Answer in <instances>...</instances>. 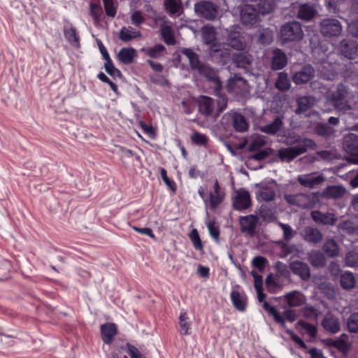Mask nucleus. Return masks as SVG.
I'll list each match as a JSON object with an SVG mask.
<instances>
[{
  "label": "nucleus",
  "mask_w": 358,
  "mask_h": 358,
  "mask_svg": "<svg viewBox=\"0 0 358 358\" xmlns=\"http://www.w3.org/2000/svg\"><path fill=\"white\" fill-rule=\"evenodd\" d=\"M210 207L211 209H215L222 201L224 194L221 192V188L217 180L214 184V191L210 192Z\"/></svg>",
  "instance_id": "obj_33"
},
{
  "label": "nucleus",
  "mask_w": 358,
  "mask_h": 358,
  "mask_svg": "<svg viewBox=\"0 0 358 358\" xmlns=\"http://www.w3.org/2000/svg\"><path fill=\"white\" fill-rule=\"evenodd\" d=\"M315 99L313 96H303L296 99L297 108L295 110L296 114H301L313 106Z\"/></svg>",
  "instance_id": "obj_29"
},
{
  "label": "nucleus",
  "mask_w": 358,
  "mask_h": 358,
  "mask_svg": "<svg viewBox=\"0 0 358 358\" xmlns=\"http://www.w3.org/2000/svg\"><path fill=\"white\" fill-rule=\"evenodd\" d=\"M259 15L254 5H245L241 11V20L243 24L253 25L259 20Z\"/></svg>",
  "instance_id": "obj_11"
},
{
  "label": "nucleus",
  "mask_w": 358,
  "mask_h": 358,
  "mask_svg": "<svg viewBox=\"0 0 358 358\" xmlns=\"http://www.w3.org/2000/svg\"><path fill=\"white\" fill-rule=\"evenodd\" d=\"M235 210H243L251 206V198L248 191L240 189L237 191L235 199L233 202Z\"/></svg>",
  "instance_id": "obj_14"
},
{
  "label": "nucleus",
  "mask_w": 358,
  "mask_h": 358,
  "mask_svg": "<svg viewBox=\"0 0 358 358\" xmlns=\"http://www.w3.org/2000/svg\"><path fill=\"white\" fill-rule=\"evenodd\" d=\"M199 110L201 114L208 117L214 115L215 102L213 99L207 96H201L198 101Z\"/></svg>",
  "instance_id": "obj_21"
},
{
  "label": "nucleus",
  "mask_w": 358,
  "mask_h": 358,
  "mask_svg": "<svg viewBox=\"0 0 358 358\" xmlns=\"http://www.w3.org/2000/svg\"><path fill=\"white\" fill-rule=\"evenodd\" d=\"M299 324L301 328L306 331L310 337L315 338L316 336L317 329L315 325L304 321H300L299 322Z\"/></svg>",
  "instance_id": "obj_62"
},
{
  "label": "nucleus",
  "mask_w": 358,
  "mask_h": 358,
  "mask_svg": "<svg viewBox=\"0 0 358 358\" xmlns=\"http://www.w3.org/2000/svg\"><path fill=\"white\" fill-rule=\"evenodd\" d=\"M300 235L305 242L311 245L320 243L323 238V234L317 228L310 226L305 227Z\"/></svg>",
  "instance_id": "obj_10"
},
{
  "label": "nucleus",
  "mask_w": 358,
  "mask_h": 358,
  "mask_svg": "<svg viewBox=\"0 0 358 358\" xmlns=\"http://www.w3.org/2000/svg\"><path fill=\"white\" fill-rule=\"evenodd\" d=\"M141 50L151 58L158 59L164 56L166 48L162 44H157L152 47L143 48Z\"/></svg>",
  "instance_id": "obj_40"
},
{
  "label": "nucleus",
  "mask_w": 358,
  "mask_h": 358,
  "mask_svg": "<svg viewBox=\"0 0 358 358\" xmlns=\"http://www.w3.org/2000/svg\"><path fill=\"white\" fill-rule=\"evenodd\" d=\"M316 14L315 8L309 4L305 3L300 6L298 11V17L308 21L311 20Z\"/></svg>",
  "instance_id": "obj_43"
},
{
  "label": "nucleus",
  "mask_w": 358,
  "mask_h": 358,
  "mask_svg": "<svg viewBox=\"0 0 358 358\" xmlns=\"http://www.w3.org/2000/svg\"><path fill=\"white\" fill-rule=\"evenodd\" d=\"M232 124L234 129L238 132H243L248 130V124L244 116L240 113H233Z\"/></svg>",
  "instance_id": "obj_42"
},
{
  "label": "nucleus",
  "mask_w": 358,
  "mask_h": 358,
  "mask_svg": "<svg viewBox=\"0 0 358 358\" xmlns=\"http://www.w3.org/2000/svg\"><path fill=\"white\" fill-rule=\"evenodd\" d=\"M258 223L259 217L255 215L241 216L239 219L241 231L251 236L255 234Z\"/></svg>",
  "instance_id": "obj_9"
},
{
  "label": "nucleus",
  "mask_w": 358,
  "mask_h": 358,
  "mask_svg": "<svg viewBox=\"0 0 358 358\" xmlns=\"http://www.w3.org/2000/svg\"><path fill=\"white\" fill-rule=\"evenodd\" d=\"M226 44L238 51H243L246 48V43L239 32L230 33L227 38Z\"/></svg>",
  "instance_id": "obj_22"
},
{
  "label": "nucleus",
  "mask_w": 358,
  "mask_h": 358,
  "mask_svg": "<svg viewBox=\"0 0 358 358\" xmlns=\"http://www.w3.org/2000/svg\"><path fill=\"white\" fill-rule=\"evenodd\" d=\"M196 13L206 20H213L217 17V7L211 2L200 1L194 5Z\"/></svg>",
  "instance_id": "obj_7"
},
{
  "label": "nucleus",
  "mask_w": 358,
  "mask_h": 358,
  "mask_svg": "<svg viewBox=\"0 0 358 358\" xmlns=\"http://www.w3.org/2000/svg\"><path fill=\"white\" fill-rule=\"evenodd\" d=\"M348 329L350 332H358V313H352L347 321Z\"/></svg>",
  "instance_id": "obj_55"
},
{
  "label": "nucleus",
  "mask_w": 358,
  "mask_h": 358,
  "mask_svg": "<svg viewBox=\"0 0 358 358\" xmlns=\"http://www.w3.org/2000/svg\"><path fill=\"white\" fill-rule=\"evenodd\" d=\"M356 282L357 280L355 276L352 272L345 271L341 275V286L345 290H350L355 288Z\"/></svg>",
  "instance_id": "obj_39"
},
{
  "label": "nucleus",
  "mask_w": 358,
  "mask_h": 358,
  "mask_svg": "<svg viewBox=\"0 0 358 358\" xmlns=\"http://www.w3.org/2000/svg\"><path fill=\"white\" fill-rule=\"evenodd\" d=\"M222 83H217V86L214 87L215 95L218 97L217 101V109L213 115L215 118L220 116V113L226 109L228 103V99L227 96L222 93Z\"/></svg>",
  "instance_id": "obj_20"
},
{
  "label": "nucleus",
  "mask_w": 358,
  "mask_h": 358,
  "mask_svg": "<svg viewBox=\"0 0 358 358\" xmlns=\"http://www.w3.org/2000/svg\"><path fill=\"white\" fill-rule=\"evenodd\" d=\"M285 301L289 307H299L306 301L305 296L298 291H292L284 296Z\"/></svg>",
  "instance_id": "obj_28"
},
{
  "label": "nucleus",
  "mask_w": 358,
  "mask_h": 358,
  "mask_svg": "<svg viewBox=\"0 0 358 358\" xmlns=\"http://www.w3.org/2000/svg\"><path fill=\"white\" fill-rule=\"evenodd\" d=\"M105 12L107 16L115 17L117 13V5L115 0H103Z\"/></svg>",
  "instance_id": "obj_53"
},
{
  "label": "nucleus",
  "mask_w": 358,
  "mask_h": 358,
  "mask_svg": "<svg viewBox=\"0 0 358 358\" xmlns=\"http://www.w3.org/2000/svg\"><path fill=\"white\" fill-rule=\"evenodd\" d=\"M278 226L283 231V238L285 241H289L294 238L296 234V231L289 224L279 222Z\"/></svg>",
  "instance_id": "obj_56"
},
{
  "label": "nucleus",
  "mask_w": 358,
  "mask_h": 358,
  "mask_svg": "<svg viewBox=\"0 0 358 358\" xmlns=\"http://www.w3.org/2000/svg\"><path fill=\"white\" fill-rule=\"evenodd\" d=\"M338 53L345 59L351 61L350 64L352 68L349 71L352 73H356L357 69L355 68V62H358V43L356 41L351 38L343 39L337 47Z\"/></svg>",
  "instance_id": "obj_1"
},
{
  "label": "nucleus",
  "mask_w": 358,
  "mask_h": 358,
  "mask_svg": "<svg viewBox=\"0 0 358 358\" xmlns=\"http://www.w3.org/2000/svg\"><path fill=\"white\" fill-rule=\"evenodd\" d=\"M289 268L303 280H307L310 277V268L306 263L298 260L293 261L289 264Z\"/></svg>",
  "instance_id": "obj_16"
},
{
  "label": "nucleus",
  "mask_w": 358,
  "mask_h": 358,
  "mask_svg": "<svg viewBox=\"0 0 358 358\" xmlns=\"http://www.w3.org/2000/svg\"><path fill=\"white\" fill-rule=\"evenodd\" d=\"M141 36V32L132 27H123L120 29L119 38L124 42L130 41Z\"/></svg>",
  "instance_id": "obj_36"
},
{
  "label": "nucleus",
  "mask_w": 358,
  "mask_h": 358,
  "mask_svg": "<svg viewBox=\"0 0 358 358\" xmlns=\"http://www.w3.org/2000/svg\"><path fill=\"white\" fill-rule=\"evenodd\" d=\"M189 236L191 241L192 242V244H193L194 248L197 250H203V244H202V242L200 238V236H199L197 229H192L191 231Z\"/></svg>",
  "instance_id": "obj_57"
},
{
  "label": "nucleus",
  "mask_w": 358,
  "mask_h": 358,
  "mask_svg": "<svg viewBox=\"0 0 358 358\" xmlns=\"http://www.w3.org/2000/svg\"><path fill=\"white\" fill-rule=\"evenodd\" d=\"M202 38L206 44L212 45L211 52L217 53L220 51L215 48L216 31L215 29L210 26H205L202 28Z\"/></svg>",
  "instance_id": "obj_23"
},
{
  "label": "nucleus",
  "mask_w": 358,
  "mask_h": 358,
  "mask_svg": "<svg viewBox=\"0 0 358 358\" xmlns=\"http://www.w3.org/2000/svg\"><path fill=\"white\" fill-rule=\"evenodd\" d=\"M324 180L322 175L317 176L310 174L299 175L297 178V181L299 184L305 187L314 188L321 185Z\"/></svg>",
  "instance_id": "obj_18"
},
{
  "label": "nucleus",
  "mask_w": 358,
  "mask_h": 358,
  "mask_svg": "<svg viewBox=\"0 0 358 358\" xmlns=\"http://www.w3.org/2000/svg\"><path fill=\"white\" fill-rule=\"evenodd\" d=\"M345 264L350 267L356 266L358 264V255L355 252H348L345 255Z\"/></svg>",
  "instance_id": "obj_63"
},
{
  "label": "nucleus",
  "mask_w": 358,
  "mask_h": 358,
  "mask_svg": "<svg viewBox=\"0 0 358 358\" xmlns=\"http://www.w3.org/2000/svg\"><path fill=\"white\" fill-rule=\"evenodd\" d=\"M159 173L160 176L164 182V183L166 185V186L173 192H175L176 190V185L174 181L169 179V178L167 176V172L164 168H159Z\"/></svg>",
  "instance_id": "obj_59"
},
{
  "label": "nucleus",
  "mask_w": 358,
  "mask_h": 358,
  "mask_svg": "<svg viewBox=\"0 0 358 358\" xmlns=\"http://www.w3.org/2000/svg\"><path fill=\"white\" fill-rule=\"evenodd\" d=\"M322 250L330 257H337L339 255V248L336 242L332 238L326 240Z\"/></svg>",
  "instance_id": "obj_44"
},
{
  "label": "nucleus",
  "mask_w": 358,
  "mask_h": 358,
  "mask_svg": "<svg viewBox=\"0 0 358 358\" xmlns=\"http://www.w3.org/2000/svg\"><path fill=\"white\" fill-rule=\"evenodd\" d=\"M252 57L246 52H241L233 56V61L238 68L247 69L252 63Z\"/></svg>",
  "instance_id": "obj_38"
},
{
  "label": "nucleus",
  "mask_w": 358,
  "mask_h": 358,
  "mask_svg": "<svg viewBox=\"0 0 358 358\" xmlns=\"http://www.w3.org/2000/svg\"><path fill=\"white\" fill-rule=\"evenodd\" d=\"M104 68L106 71L111 76L122 77L121 71L114 66L111 59L106 62Z\"/></svg>",
  "instance_id": "obj_61"
},
{
  "label": "nucleus",
  "mask_w": 358,
  "mask_h": 358,
  "mask_svg": "<svg viewBox=\"0 0 358 358\" xmlns=\"http://www.w3.org/2000/svg\"><path fill=\"white\" fill-rule=\"evenodd\" d=\"M312 218L315 222L326 225H334L336 221L334 214L322 213L317 210L312 212Z\"/></svg>",
  "instance_id": "obj_31"
},
{
  "label": "nucleus",
  "mask_w": 358,
  "mask_h": 358,
  "mask_svg": "<svg viewBox=\"0 0 358 358\" xmlns=\"http://www.w3.org/2000/svg\"><path fill=\"white\" fill-rule=\"evenodd\" d=\"M161 35L163 40L168 45H174L176 44V39L170 26H163L161 29Z\"/></svg>",
  "instance_id": "obj_48"
},
{
  "label": "nucleus",
  "mask_w": 358,
  "mask_h": 358,
  "mask_svg": "<svg viewBox=\"0 0 358 358\" xmlns=\"http://www.w3.org/2000/svg\"><path fill=\"white\" fill-rule=\"evenodd\" d=\"M274 8V0H260L257 4V10L259 14L266 15L271 13Z\"/></svg>",
  "instance_id": "obj_47"
},
{
  "label": "nucleus",
  "mask_w": 358,
  "mask_h": 358,
  "mask_svg": "<svg viewBox=\"0 0 358 358\" xmlns=\"http://www.w3.org/2000/svg\"><path fill=\"white\" fill-rule=\"evenodd\" d=\"M256 291H257V298H258L259 301V302L264 301L263 307L265 309V310H266L271 316H273V319L275 320V321L277 323L280 324L282 327H285V320L283 317V316H282L280 314V313L278 312V310L275 309V307L271 306L267 301H264L266 297V295L263 292V288L259 289H256Z\"/></svg>",
  "instance_id": "obj_12"
},
{
  "label": "nucleus",
  "mask_w": 358,
  "mask_h": 358,
  "mask_svg": "<svg viewBox=\"0 0 358 358\" xmlns=\"http://www.w3.org/2000/svg\"><path fill=\"white\" fill-rule=\"evenodd\" d=\"M322 326L326 331L335 334L341 330V323L338 317L331 313L326 314L322 321Z\"/></svg>",
  "instance_id": "obj_15"
},
{
  "label": "nucleus",
  "mask_w": 358,
  "mask_h": 358,
  "mask_svg": "<svg viewBox=\"0 0 358 358\" xmlns=\"http://www.w3.org/2000/svg\"><path fill=\"white\" fill-rule=\"evenodd\" d=\"M338 228L340 231L349 234H355L358 229L353 222L350 220H345L339 223Z\"/></svg>",
  "instance_id": "obj_52"
},
{
  "label": "nucleus",
  "mask_w": 358,
  "mask_h": 358,
  "mask_svg": "<svg viewBox=\"0 0 358 358\" xmlns=\"http://www.w3.org/2000/svg\"><path fill=\"white\" fill-rule=\"evenodd\" d=\"M64 34L66 39L73 45H79L80 38L76 31V28L72 26L65 27L64 29Z\"/></svg>",
  "instance_id": "obj_46"
},
{
  "label": "nucleus",
  "mask_w": 358,
  "mask_h": 358,
  "mask_svg": "<svg viewBox=\"0 0 358 358\" xmlns=\"http://www.w3.org/2000/svg\"><path fill=\"white\" fill-rule=\"evenodd\" d=\"M343 147L345 151L352 155L351 161L358 164V136L350 133L343 138Z\"/></svg>",
  "instance_id": "obj_8"
},
{
  "label": "nucleus",
  "mask_w": 358,
  "mask_h": 358,
  "mask_svg": "<svg viewBox=\"0 0 358 358\" xmlns=\"http://www.w3.org/2000/svg\"><path fill=\"white\" fill-rule=\"evenodd\" d=\"M348 87L343 84H339L336 90L329 91L327 96L336 109L346 111L350 109L348 101Z\"/></svg>",
  "instance_id": "obj_2"
},
{
  "label": "nucleus",
  "mask_w": 358,
  "mask_h": 358,
  "mask_svg": "<svg viewBox=\"0 0 358 358\" xmlns=\"http://www.w3.org/2000/svg\"><path fill=\"white\" fill-rule=\"evenodd\" d=\"M117 328L114 323H106L101 326L102 340L106 344H110L117 334Z\"/></svg>",
  "instance_id": "obj_26"
},
{
  "label": "nucleus",
  "mask_w": 358,
  "mask_h": 358,
  "mask_svg": "<svg viewBox=\"0 0 358 358\" xmlns=\"http://www.w3.org/2000/svg\"><path fill=\"white\" fill-rule=\"evenodd\" d=\"M275 87L280 92H287L291 87L290 80L285 72H280L278 74Z\"/></svg>",
  "instance_id": "obj_41"
},
{
  "label": "nucleus",
  "mask_w": 358,
  "mask_h": 358,
  "mask_svg": "<svg viewBox=\"0 0 358 358\" xmlns=\"http://www.w3.org/2000/svg\"><path fill=\"white\" fill-rule=\"evenodd\" d=\"M180 52L188 59L190 67L192 70L197 71L202 65L199 60L198 54L191 48H184L181 49Z\"/></svg>",
  "instance_id": "obj_37"
},
{
  "label": "nucleus",
  "mask_w": 358,
  "mask_h": 358,
  "mask_svg": "<svg viewBox=\"0 0 358 358\" xmlns=\"http://www.w3.org/2000/svg\"><path fill=\"white\" fill-rule=\"evenodd\" d=\"M308 260L313 267L322 268L326 265L325 256L320 250H314L308 252Z\"/></svg>",
  "instance_id": "obj_32"
},
{
  "label": "nucleus",
  "mask_w": 358,
  "mask_h": 358,
  "mask_svg": "<svg viewBox=\"0 0 358 358\" xmlns=\"http://www.w3.org/2000/svg\"><path fill=\"white\" fill-rule=\"evenodd\" d=\"M315 133L321 136L329 137L331 136L335 130L326 123H318L315 127Z\"/></svg>",
  "instance_id": "obj_51"
},
{
  "label": "nucleus",
  "mask_w": 358,
  "mask_h": 358,
  "mask_svg": "<svg viewBox=\"0 0 358 358\" xmlns=\"http://www.w3.org/2000/svg\"><path fill=\"white\" fill-rule=\"evenodd\" d=\"M257 186L259 187L258 190L256 192V197L258 201H271L274 200L275 190L273 187L268 185H257Z\"/></svg>",
  "instance_id": "obj_25"
},
{
  "label": "nucleus",
  "mask_w": 358,
  "mask_h": 358,
  "mask_svg": "<svg viewBox=\"0 0 358 358\" xmlns=\"http://www.w3.org/2000/svg\"><path fill=\"white\" fill-rule=\"evenodd\" d=\"M320 32L325 37H337L341 35L343 27L336 18L328 17L323 19L320 24Z\"/></svg>",
  "instance_id": "obj_5"
},
{
  "label": "nucleus",
  "mask_w": 358,
  "mask_h": 358,
  "mask_svg": "<svg viewBox=\"0 0 358 358\" xmlns=\"http://www.w3.org/2000/svg\"><path fill=\"white\" fill-rule=\"evenodd\" d=\"M285 200L290 205L298 206L303 209H310L315 206L317 195L313 194H285Z\"/></svg>",
  "instance_id": "obj_3"
},
{
  "label": "nucleus",
  "mask_w": 358,
  "mask_h": 358,
  "mask_svg": "<svg viewBox=\"0 0 358 358\" xmlns=\"http://www.w3.org/2000/svg\"><path fill=\"white\" fill-rule=\"evenodd\" d=\"M179 331L182 335L187 336L191 334L190 319L187 311L184 309L181 310L178 317Z\"/></svg>",
  "instance_id": "obj_30"
},
{
  "label": "nucleus",
  "mask_w": 358,
  "mask_h": 358,
  "mask_svg": "<svg viewBox=\"0 0 358 358\" xmlns=\"http://www.w3.org/2000/svg\"><path fill=\"white\" fill-rule=\"evenodd\" d=\"M315 76V69L310 65L304 66L300 71L294 73L292 77L296 85H301L311 80Z\"/></svg>",
  "instance_id": "obj_13"
},
{
  "label": "nucleus",
  "mask_w": 358,
  "mask_h": 358,
  "mask_svg": "<svg viewBox=\"0 0 358 358\" xmlns=\"http://www.w3.org/2000/svg\"><path fill=\"white\" fill-rule=\"evenodd\" d=\"M197 71L199 74L206 77L209 80L213 81L215 83V86H217V82L221 83L214 70L208 65L202 64Z\"/></svg>",
  "instance_id": "obj_45"
},
{
  "label": "nucleus",
  "mask_w": 358,
  "mask_h": 358,
  "mask_svg": "<svg viewBox=\"0 0 358 358\" xmlns=\"http://www.w3.org/2000/svg\"><path fill=\"white\" fill-rule=\"evenodd\" d=\"M191 141L197 145H206L208 138L206 135L194 132L191 135Z\"/></svg>",
  "instance_id": "obj_58"
},
{
  "label": "nucleus",
  "mask_w": 358,
  "mask_h": 358,
  "mask_svg": "<svg viewBox=\"0 0 358 358\" xmlns=\"http://www.w3.org/2000/svg\"><path fill=\"white\" fill-rule=\"evenodd\" d=\"M308 141H305L301 146H291L286 148H280L278 150L277 157L282 162H290L298 156L306 152L305 147L307 146Z\"/></svg>",
  "instance_id": "obj_6"
},
{
  "label": "nucleus",
  "mask_w": 358,
  "mask_h": 358,
  "mask_svg": "<svg viewBox=\"0 0 358 358\" xmlns=\"http://www.w3.org/2000/svg\"><path fill=\"white\" fill-rule=\"evenodd\" d=\"M103 11L100 3L91 2L90 4V14L92 18L98 22L101 20Z\"/></svg>",
  "instance_id": "obj_54"
},
{
  "label": "nucleus",
  "mask_w": 358,
  "mask_h": 358,
  "mask_svg": "<svg viewBox=\"0 0 358 358\" xmlns=\"http://www.w3.org/2000/svg\"><path fill=\"white\" fill-rule=\"evenodd\" d=\"M346 193V189L342 185H329L323 191V196L326 199H341Z\"/></svg>",
  "instance_id": "obj_27"
},
{
  "label": "nucleus",
  "mask_w": 358,
  "mask_h": 358,
  "mask_svg": "<svg viewBox=\"0 0 358 358\" xmlns=\"http://www.w3.org/2000/svg\"><path fill=\"white\" fill-rule=\"evenodd\" d=\"M233 306L239 311H244L247 304V296L243 290L234 289L230 294Z\"/></svg>",
  "instance_id": "obj_19"
},
{
  "label": "nucleus",
  "mask_w": 358,
  "mask_h": 358,
  "mask_svg": "<svg viewBox=\"0 0 358 358\" xmlns=\"http://www.w3.org/2000/svg\"><path fill=\"white\" fill-rule=\"evenodd\" d=\"M258 39L262 44H269L273 41V33L268 29H262L259 34Z\"/></svg>",
  "instance_id": "obj_60"
},
{
  "label": "nucleus",
  "mask_w": 358,
  "mask_h": 358,
  "mask_svg": "<svg viewBox=\"0 0 358 358\" xmlns=\"http://www.w3.org/2000/svg\"><path fill=\"white\" fill-rule=\"evenodd\" d=\"M266 142L261 136L254 138L249 145L250 151H257L264 146Z\"/></svg>",
  "instance_id": "obj_64"
},
{
  "label": "nucleus",
  "mask_w": 358,
  "mask_h": 358,
  "mask_svg": "<svg viewBox=\"0 0 358 358\" xmlns=\"http://www.w3.org/2000/svg\"><path fill=\"white\" fill-rule=\"evenodd\" d=\"M303 35L301 24L296 21L287 22L280 28V37L284 42L299 41Z\"/></svg>",
  "instance_id": "obj_4"
},
{
  "label": "nucleus",
  "mask_w": 358,
  "mask_h": 358,
  "mask_svg": "<svg viewBox=\"0 0 358 358\" xmlns=\"http://www.w3.org/2000/svg\"><path fill=\"white\" fill-rule=\"evenodd\" d=\"M287 64L286 55L280 49H275L273 52L271 58V69L274 71L282 69Z\"/></svg>",
  "instance_id": "obj_24"
},
{
  "label": "nucleus",
  "mask_w": 358,
  "mask_h": 358,
  "mask_svg": "<svg viewBox=\"0 0 358 358\" xmlns=\"http://www.w3.org/2000/svg\"><path fill=\"white\" fill-rule=\"evenodd\" d=\"M283 127V123L280 117H276L271 123L260 126L259 130L269 135H275L280 131Z\"/></svg>",
  "instance_id": "obj_35"
},
{
  "label": "nucleus",
  "mask_w": 358,
  "mask_h": 358,
  "mask_svg": "<svg viewBox=\"0 0 358 358\" xmlns=\"http://www.w3.org/2000/svg\"><path fill=\"white\" fill-rule=\"evenodd\" d=\"M305 141H310L309 143H307V146L305 147L306 152L308 149H314L316 146L315 142L310 138H301L299 135L292 133H288L287 136L285 137V140L283 141V143L287 145H293L294 146H301L302 144H303V142Z\"/></svg>",
  "instance_id": "obj_17"
},
{
  "label": "nucleus",
  "mask_w": 358,
  "mask_h": 358,
  "mask_svg": "<svg viewBox=\"0 0 358 358\" xmlns=\"http://www.w3.org/2000/svg\"><path fill=\"white\" fill-rule=\"evenodd\" d=\"M164 6L169 15H180L182 6L178 0H165Z\"/></svg>",
  "instance_id": "obj_50"
},
{
  "label": "nucleus",
  "mask_w": 358,
  "mask_h": 358,
  "mask_svg": "<svg viewBox=\"0 0 358 358\" xmlns=\"http://www.w3.org/2000/svg\"><path fill=\"white\" fill-rule=\"evenodd\" d=\"M245 84L246 81L243 78L235 76L229 79L227 89L229 92H236L238 88H240L242 85Z\"/></svg>",
  "instance_id": "obj_49"
},
{
  "label": "nucleus",
  "mask_w": 358,
  "mask_h": 358,
  "mask_svg": "<svg viewBox=\"0 0 358 358\" xmlns=\"http://www.w3.org/2000/svg\"><path fill=\"white\" fill-rule=\"evenodd\" d=\"M136 57V51L133 48H122L117 55L119 61L127 65L131 64Z\"/></svg>",
  "instance_id": "obj_34"
}]
</instances>
